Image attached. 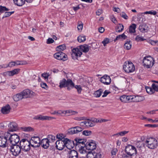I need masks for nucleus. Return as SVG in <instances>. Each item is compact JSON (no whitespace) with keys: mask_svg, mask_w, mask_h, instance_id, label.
Wrapping results in <instances>:
<instances>
[{"mask_svg":"<svg viewBox=\"0 0 158 158\" xmlns=\"http://www.w3.org/2000/svg\"><path fill=\"white\" fill-rule=\"evenodd\" d=\"M56 144L57 149L59 150H62L65 146L68 149H72L74 147L72 141L67 138L57 140L56 143Z\"/></svg>","mask_w":158,"mask_h":158,"instance_id":"1","label":"nucleus"},{"mask_svg":"<svg viewBox=\"0 0 158 158\" xmlns=\"http://www.w3.org/2000/svg\"><path fill=\"white\" fill-rule=\"evenodd\" d=\"M144 144L148 148L151 149H154L157 147L158 143L157 140L155 138L150 137L146 139Z\"/></svg>","mask_w":158,"mask_h":158,"instance_id":"2","label":"nucleus"},{"mask_svg":"<svg viewBox=\"0 0 158 158\" xmlns=\"http://www.w3.org/2000/svg\"><path fill=\"white\" fill-rule=\"evenodd\" d=\"M31 142L26 139H21L19 144L22 150L26 152L29 151L31 148Z\"/></svg>","mask_w":158,"mask_h":158,"instance_id":"3","label":"nucleus"},{"mask_svg":"<svg viewBox=\"0 0 158 158\" xmlns=\"http://www.w3.org/2000/svg\"><path fill=\"white\" fill-rule=\"evenodd\" d=\"M7 138H8L9 143L12 145L17 144L20 140L19 136L16 134H11L7 132Z\"/></svg>","mask_w":158,"mask_h":158,"instance_id":"4","label":"nucleus"},{"mask_svg":"<svg viewBox=\"0 0 158 158\" xmlns=\"http://www.w3.org/2000/svg\"><path fill=\"white\" fill-rule=\"evenodd\" d=\"M123 69L125 72L128 73H131L135 71V67L131 62H125L123 65Z\"/></svg>","mask_w":158,"mask_h":158,"instance_id":"5","label":"nucleus"},{"mask_svg":"<svg viewBox=\"0 0 158 158\" xmlns=\"http://www.w3.org/2000/svg\"><path fill=\"white\" fill-rule=\"evenodd\" d=\"M8 138H7V133L4 136H0V147L5 148L8 147L9 144Z\"/></svg>","mask_w":158,"mask_h":158,"instance_id":"6","label":"nucleus"},{"mask_svg":"<svg viewBox=\"0 0 158 158\" xmlns=\"http://www.w3.org/2000/svg\"><path fill=\"white\" fill-rule=\"evenodd\" d=\"M125 152L128 155L134 156L136 155L137 151L135 147L130 145H127L125 147Z\"/></svg>","mask_w":158,"mask_h":158,"instance_id":"7","label":"nucleus"},{"mask_svg":"<svg viewBox=\"0 0 158 158\" xmlns=\"http://www.w3.org/2000/svg\"><path fill=\"white\" fill-rule=\"evenodd\" d=\"M10 150L12 154L13 155L16 156L18 155L21 153L22 149H21L20 145L16 144L10 146Z\"/></svg>","mask_w":158,"mask_h":158,"instance_id":"8","label":"nucleus"},{"mask_svg":"<svg viewBox=\"0 0 158 158\" xmlns=\"http://www.w3.org/2000/svg\"><path fill=\"white\" fill-rule=\"evenodd\" d=\"M143 63L144 66L147 68H150L153 64V60L150 56L144 57Z\"/></svg>","mask_w":158,"mask_h":158,"instance_id":"9","label":"nucleus"},{"mask_svg":"<svg viewBox=\"0 0 158 158\" xmlns=\"http://www.w3.org/2000/svg\"><path fill=\"white\" fill-rule=\"evenodd\" d=\"M72 142H73V144L74 145V146L75 145L76 146H78V147H80L81 146H83L84 147L85 146V143L86 142L85 139L77 138H75L74 141Z\"/></svg>","mask_w":158,"mask_h":158,"instance_id":"10","label":"nucleus"},{"mask_svg":"<svg viewBox=\"0 0 158 158\" xmlns=\"http://www.w3.org/2000/svg\"><path fill=\"white\" fill-rule=\"evenodd\" d=\"M54 57L58 60L65 61L67 59V55L62 52H58L54 55Z\"/></svg>","mask_w":158,"mask_h":158,"instance_id":"11","label":"nucleus"},{"mask_svg":"<svg viewBox=\"0 0 158 158\" xmlns=\"http://www.w3.org/2000/svg\"><path fill=\"white\" fill-rule=\"evenodd\" d=\"M72 53L71 54L72 57L74 59L75 58L77 59L78 57H80L82 54V52H81L79 49L77 48H74L72 49Z\"/></svg>","mask_w":158,"mask_h":158,"instance_id":"12","label":"nucleus"},{"mask_svg":"<svg viewBox=\"0 0 158 158\" xmlns=\"http://www.w3.org/2000/svg\"><path fill=\"white\" fill-rule=\"evenodd\" d=\"M85 148L90 150H93L96 148V144L95 142L93 140L88 142L85 143Z\"/></svg>","mask_w":158,"mask_h":158,"instance_id":"13","label":"nucleus"},{"mask_svg":"<svg viewBox=\"0 0 158 158\" xmlns=\"http://www.w3.org/2000/svg\"><path fill=\"white\" fill-rule=\"evenodd\" d=\"M68 149L67 151V156L69 158H78V155L77 152L74 150Z\"/></svg>","mask_w":158,"mask_h":158,"instance_id":"14","label":"nucleus"},{"mask_svg":"<svg viewBox=\"0 0 158 158\" xmlns=\"http://www.w3.org/2000/svg\"><path fill=\"white\" fill-rule=\"evenodd\" d=\"M100 81L106 85H109L111 82V79L109 76L105 75L100 78Z\"/></svg>","mask_w":158,"mask_h":158,"instance_id":"15","label":"nucleus"},{"mask_svg":"<svg viewBox=\"0 0 158 158\" xmlns=\"http://www.w3.org/2000/svg\"><path fill=\"white\" fill-rule=\"evenodd\" d=\"M21 93L23 98H31L32 96L33 93L32 91L28 89H26Z\"/></svg>","mask_w":158,"mask_h":158,"instance_id":"16","label":"nucleus"},{"mask_svg":"<svg viewBox=\"0 0 158 158\" xmlns=\"http://www.w3.org/2000/svg\"><path fill=\"white\" fill-rule=\"evenodd\" d=\"M85 147H84L83 146H81L79 147L78 150L80 153L81 154H85V157H89L90 156L93 155V154L90 152H86L85 150Z\"/></svg>","mask_w":158,"mask_h":158,"instance_id":"17","label":"nucleus"},{"mask_svg":"<svg viewBox=\"0 0 158 158\" xmlns=\"http://www.w3.org/2000/svg\"><path fill=\"white\" fill-rule=\"evenodd\" d=\"M8 131H14L18 129V127L17 123L15 122H10L8 125Z\"/></svg>","mask_w":158,"mask_h":158,"instance_id":"18","label":"nucleus"},{"mask_svg":"<svg viewBox=\"0 0 158 158\" xmlns=\"http://www.w3.org/2000/svg\"><path fill=\"white\" fill-rule=\"evenodd\" d=\"M40 145H41L43 148L47 149L49 146V140L48 139H43L41 140V142H40Z\"/></svg>","mask_w":158,"mask_h":158,"instance_id":"19","label":"nucleus"},{"mask_svg":"<svg viewBox=\"0 0 158 158\" xmlns=\"http://www.w3.org/2000/svg\"><path fill=\"white\" fill-rule=\"evenodd\" d=\"M80 123L81 126H85L87 127H92L94 125V123L92 122L89 119L82 122Z\"/></svg>","mask_w":158,"mask_h":158,"instance_id":"20","label":"nucleus"},{"mask_svg":"<svg viewBox=\"0 0 158 158\" xmlns=\"http://www.w3.org/2000/svg\"><path fill=\"white\" fill-rule=\"evenodd\" d=\"M10 109L11 108L10 106L7 104L2 108L1 111L3 114H6L10 112Z\"/></svg>","mask_w":158,"mask_h":158,"instance_id":"21","label":"nucleus"},{"mask_svg":"<svg viewBox=\"0 0 158 158\" xmlns=\"http://www.w3.org/2000/svg\"><path fill=\"white\" fill-rule=\"evenodd\" d=\"M20 70L19 69H16L12 71H10L5 73L6 75L8 76H12L18 74Z\"/></svg>","mask_w":158,"mask_h":158,"instance_id":"22","label":"nucleus"},{"mask_svg":"<svg viewBox=\"0 0 158 158\" xmlns=\"http://www.w3.org/2000/svg\"><path fill=\"white\" fill-rule=\"evenodd\" d=\"M23 98L21 92L13 96V99L15 102H17Z\"/></svg>","mask_w":158,"mask_h":158,"instance_id":"23","label":"nucleus"},{"mask_svg":"<svg viewBox=\"0 0 158 158\" xmlns=\"http://www.w3.org/2000/svg\"><path fill=\"white\" fill-rule=\"evenodd\" d=\"M74 86V84L72 80L70 79H68L67 80L66 82V87L67 88V89L68 90H70L71 88H71H73Z\"/></svg>","mask_w":158,"mask_h":158,"instance_id":"24","label":"nucleus"},{"mask_svg":"<svg viewBox=\"0 0 158 158\" xmlns=\"http://www.w3.org/2000/svg\"><path fill=\"white\" fill-rule=\"evenodd\" d=\"M80 49L81 51L85 53L88 52L89 50V46L86 44L80 46Z\"/></svg>","mask_w":158,"mask_h":158,"instance_id":"25","label":"nucleus"},{"mask_svg":"<svg viewBox=\"0 0 158 158\" xmlns=\"http://www.w3.org/2000/svg\"><path fill=\"white\" fill-rule=\"evenodd\" d=\"M133 102H138L142 101L144 100V98L142 96H133Z\"/></svg>","mask_w":158,"mask_h":158,"instance_id":"26","label":"nucleus"},{"mask_svg":"<svg viewBox=\"0 0 158 158\" xmlns=\"http://www.w3.org/2000/svg\"><path fill=\"white\" fill-rule=\"evenodd\" d=\"M77 111L72 110H63V114H69V115H74L77 114Z\"/></svg>","mask_w":158,"mask_h":158,"instance_id":"27","label":"nucleus"},{"mask_svg":"<svg viewBox=\"0 0 158 158\" xmlns=\"http://www.w3.org/2000/svg\"><path fill=\"white\" fill-rule=\"evenodd\" d=\"M66 82L67 80L64 78H63L60 80L59 86L60 88L66 87Z\"/></svg>","mask_w":158,"mask_h":158,"instance_id":"28","label":"nucleus"},{"mask_svg":"<svg viewBox=\"0 0 158 158\" xmlns=\"http://www.w3.org/2000/svg\"><path fill=\"white\" fill-rule=\"evenodd\" d=\"M95 156L94 158H101L102 157V152L100 149H98L95 152Z\"/></svg>","mask_w":158,"mask_h":158,"instance_id":"29","label":"nucleus"},{"mask_svg":"<svg viewBox=\"0 0 158 158\" xmlns=\"http://www.w3.org/2000/svg\"><path fill=\"white\" fill-rule=\"evenodd\" d=\"M136 27V25L135 24L133 23L130 25L129 27V31L131 33H134L135 32V29Z\"/></svg>","mask_w":158,"mask_h":158,"instance_id":"30","label":"nucleus"},{"mask_svg":"<svg viewBox=\"0 0 158 158\" xmlns=\"http://www.w3.org/2000/svg\"><path fill=\"white\" fill-rule=\"evenodd\" d=\"M14 3L18 6H21L24 4L25 0H13Z\"/></svg>","mask_w":158,"mask_h":158,"instance_id":"31","label":"nucleus"},{"mask_svg":"<svg viewBox=\"0 0 158 158\" xmlns=\"http://www.w3.org/2000/svg\"><path fill=\"white\" fill-rule=\"evenodd\" d=\"M30 141H31V142L32 141L34 144H40V137L39 136H34L31 138Z\"/></svg>","mask_w":158,"mask_h":158,"instance_id":"32","label":"nucleus"},{"mask_svg":"<svg viewBox=\"0 0 158 158\" xmlns=\"http://www.w3.org/2000/svg\"><path fill=\"white\" fill-rule=\"evenodd\" d=\"M131 47V44L130 41H127L124 45V47L125 49L128 50L130 49Z\"/></svg>","mask_w":158,"mask_h":158,"instance_id":"33","label":"nucleus"},{"mask_svg":"<svg viewBox=\"0 0 158 158\" xmlns=\"http://www.w3.org/2000/svg\"><path fill=\"white\" fill-rule=\"evenodd\" d=\"M21 129L23 131L26 132L32 131H34L33 128L30 127H21Z\"/></svg>","mask_w":158,"mask_h":158,"instance_id":"34","label":"nucleus"},{"mask_svg":"<svg viewBox=\"0 0 158 158\" xmlns=\"http://www.w3.org/2000/svg\"><path fill=\"white\" fill-rule=\"evenodd\" d=\"M127 36H126L124 33H123L121 35H119L117 36L116 38L114 40V41L115 42L117 40L122 39L123 40L126 39Z\"/></svg>","mask_w":158,"mask_h":158,"instance_id":"35","label":"nucleus"},{"mask_svg":"<svg viewBox=\"0 0 158 158\" xmlns=\"http://www.w3.org/2000/svg\"><path fill=\"white\" fill-rule=\"evenodd\" d=\"M66 48L65 45L64 44L60 45L58 46L56 48V50L59 52H61L63 51Z\"/></svg>","mask_w":158,"mask_h":158,"instance_id":"36","label":"nucleus"},{"mask_svg":"<svg viewBox=\"0 0 158 158\" xmlns=\"http://www.w3.org/2000/svg\"><path fill=\"white\" fill-rule=\"evenodd\" d=\"M54 118L50 116H43L40 115V120H51L52 119Z\"/></svg>","mask_w":158,"mask_h":158,"instance_id":"37","label":"nucleus"},{"mask_svg":"<svg viewBox=\"0 0 158 158\" xmlns=\"http://www.w3.org/2000/svg\"><path fill=\"white\" fill-rule=\"evenodd\" d=\"M68 132L69 134L70 135L78 133L75 127L69 129L68 130Z\"/></svg>","mask_w":158,"mask_h":158,"instance_id":"38","label":"nucleus"},{"mask_svg":"<svg viewBox=\"0 0 158 158\" xmlns=\"http://www.w3.org/2000/svg\"><path fill=\"white\" fill-rule=\"evenodd\" d=\"M145 88L147 93L150 94H152L155 93V90L153 89L152 87H146Z\"/></svg>","mask_w":158,"mask_h":158,"instance_id":"39","label":"nucleus"},{"mask_svg":"<svg viewBox=\"0 0 158 158\" xmlns=\"http://www.w3.org/2000/svg\"><path fill=\"white\" fill-rule=\"evenodd\" d=\"M102 92V89H100L99 90L96 91L94 93V96L96 97H99L101 95Z\"/></svg>","mask_w":158,"mask_h":158,"instance_id":"40","label":"nucleus"},{"mask_svg":"<svg viewBox=\"0 0 158 158\" xmlns=\"http://www.w3.org/2000/svg\"><path fill=\"white\" fill-rule=\"evenodd\" d=\"M86 40L85 36L83 35H80L77 38V40L80 42H83L85 41Z\"/></svg>","mask_w":158,"mask_h":158,"instance_id":"41","label":"nucleus"},{"mask_svg":"<svg viewBox=\"0 0 158 158\" xmlns=\"http://www.w3.org/2000/svg\"><path fill=\"white\" fill-rule=\"evenodd\" d=\"M92 131H91L87 130H84L82 132V134L83 135L87 136L90 135Z\"/></svg>","mask_w":158,"mask_h":158,"instance_id":"42","label":"nucleus"},{"mask_svg":"<svg viewBox=\"0 0 158 158\" xmlns=\"http://www.w3.org/2000/svg\"><path fill=\"white\" fill-rule=\"evenodd\" d=\"M9 9L6 8L5 6H0V13H2L6 11H8Z\"/></svg>","mask_w":158,"mask_h":158,"instance_id":"43","label":"nucleus"},{"mask_svg":"<svg viewBox=\"0 0 158 158\" xmlns=\"http://www.w3.org/2000/svg\"><path fill=\"white\" fill-rule=\"evenodd\" d=\"M47 139L49 140V141L50 140L52 142H53L55 140V137L52 135H48Z\"/></svg>","mask_w":158,"mask_h":158,"instance_id":"44","label":"nucleus"},{"mask_svg":"<svg viewBox=\"0 0 158 158\" xmlns=\"http://www.w3.org/2000/svg\"><path fill=\"white\" fill-rule=\"evenodd\" d=\"M120 100L123 102H127V96L126 95H123L121 96L120 97Z\"/></svg>","mask_w":158,"mask_h":158,"instance_id":"45","label":"nucleus"},{"mask_svg":"<svg viewBox=\"0 0 158 158\" xmlns=\"http://www.w3.org/2000/svg\"><path fill=\"white\" fill-rule=\"evenodd\" d=\"M153 89L155 91L158 92V84L153 83L152 85Z\"/></svg>","mask_w":158,"mask_h":158,"instance_id":"46","label":"nucleus"},{"mask_svg":"<svg viewBox=\"0 0 158 158\" xmlns=\"http://www.w3.org/2000/svg\"><path fill=\"white\" fill-rule=\"evenodd\" d=\"M124 28V26L123 25L119 24L118 26L117 31L118 32L122 31Z\"/></svg>","mask_w":158,"mask_h":158,"instance_id":"47","label":"nucleus"},{"mask_svg":"<svg viewBox=\"0 0 158 158\" xmlns=\"http://www.w3.org/2000/svg\"><path fill=\"white\" fill-rule=\"evenodd\" d=\"M157 13V12L155 10H151L148 11H146L143 13V14H150L152 15H156ZM142 14H143V13H142Z\"/></svg>","mask_w":158,"mask_h":158,"instance_id":"48","label":"nucleus"},{"mask_svg":"<svg viewBox=\"0 0 158 158\" xmlns=\"http://www.w3.org/2000/svg\"><path fill=\"white\" fill-rule=\"evenodd\" d=\"M74 87L77 89V91L78 94H80L82 90L81 86L80 85H76Z\"/></svg>","mask_w":158,"mask_h":158,"instance_id":"49","label":"nucleus"},{"mask_svg":"<svg viewBox=\"0 0 158 158\" xmlns=\"http://www.w3.org/2000/svg\"><path fill=\"white\" fill-rule=\"evenodd\" d=\"M133 156L127 154H123L122 155V158H133Z\"/></svg>","mask_w":158,"mask_h":158,"instance_id":"50","label":"nucleus"},{"mask_svg":"<svg viewBox=\"0 0 158 158\" xmlns=\"http://www.w3.org/2000/svg\"><path fill=\"white\" fill-rule=\"evenodd\" d=\"M110 40L108 38H105L103 40L102 42V43L103 44V45L105 46L107 44L109 43Z\"/></svg>","mask_w":158,"mask_h":158,"instance_id":"51","label":"nucleus"},{"mask_svg":"<svg viewBox=\"0 0 158 158\" xmlns=\"http://www.w3.org/2000/svg\"><path fill=\"white\" fill-rule=\"evenodd\" d=\"M63 114V110H56L51 113L52 114L57 115L61 114Z\"/></svg>","mask_w":158,"mask_h":158,"instance_id":"52","label":"nucleus"},{"mask_svg":"<svg viewBox=\"0 0 158 158\" xmlns=\"http://www.w3.org/2000/svg\"><path fill=\"white\" fill-rule=\"evenodd\" d=\"M133 96H127V102H133Z\"/></svg>","mask_w":158,"mask_h":158,"instance_id":"53","label":"nucleus"},{"mask_svg":"<svg viewBox=\"0 0 158 158\" xmlns=\"http://www.w3.org/2000/svg\"><path fill=\"white\" fill-rule=\"evenodd\" d=\"M135 40L137 41H143L145 40V39L143 38L141 36H140L139 35H137L136 36L135 38Z\"/></svg>","mask_w":158,"mask_h":158,"instance_id":"54","label":"nucleus"},{"mask_svg":"<svg viewBox=\"0 0 158 158\" xmlns=\"http://www.w3.org/2000/svg\"><path fill=\"white\" fill-rule=\"evenodd\" d=\"M86 118L85 117H76L74 118V119L77 121H81L82 120H86Z\"/></svg>","mask_w":158,"mask_h":158,"instance_id":"55","label":"nucleus"},{"mask_svg":"<svg viewBox=\"0 0 158 158\" xmlns=\"http://www.w3.org/2000/svg\"><path fill=\"white\" fill-rule=\"evenodd\" d=\"M7 67H12L13 66H15V61H11L8 64H7Z\"/></svg>","mask_w":158,"mask_h":158,"instance_id":"56","label":"nucleus"},{"mask_svg":"<svg viewBox=\"0 0 158 158\" xmlns=\"http://www.w3.org/2000/svg\"><path fill=\"white\" fill-rule=\"evenodd\" d=\"M121 15L122 18L126 19H127L128 18V16L124 12H122L121 14Z\"/></svg>","mask_w":158,"mask_h":158,"instance_id":"57","label":"nucleus"},{"mask_svg":"<svg viewBox=\"0 0 158 158\" xmlns=\"http://www.w3.org/2000/svg\"><path fill=\"white\" fill-rule=\"evenodd\" d=\"M78 25L77 26V29L79 31H81L82 30L83 28V24L81 23H78Z\"/></svg>","mask_w":158,"mask_h":158,"instance_id":"58","label":"nucleus"},{"mask_svg":"<svg viewBox=\"0 0 158 158\" xmlns=\"http://www.w3.org/2000/svg\"><path fill=\"white\" fill-rule=\"evenodd\" d=\"M139 29L141 32L143 33L146 32L147 30V29H145L142 26H139Z\"/></svg>","mask_w":158,"mask_h":158,"instance_id":"59","label":"nucleus"},{"mask_svg":"<svg viewBox=\"0 0 158 158\" xmlns=\"http://www.w3.org/2000/svg\"><path fill=\"white\" fill-rule=\"evenodd\" d=\"M118 152L117 148H113L111 152V154L112 156L115 155Z\"/></svg>","mask_w":158,"mask_h":158,"instance_id":"60","label":"nucleus"},{"mask_svg":"<svg viewBox=\"0 0 158 158\" xmlns=\"http://www.w3.org/2000/svg\"><path fill=\"white\" fill-rule=\"evenodd\" d=\"M49 75L47 73H43L42 74L41 76L44 78L45 79H47Z\"/></svg>","mask_w":158,"mask_h":158,"instance_id":"61","label":"nucleus"},{"mask_svg":"<svg viewBox=\"0 0 158 158\" xmlns=\"http://www.w3.org/2000/svg\"><path fill=\"white\" fill-rule=\"evenodd\" d=\"M110 19L111 21L113 22L114 23L116 24L117 21L116 19L115 18L114 16H111L110 17Z\"/></svg>","mask_w":158,"mask_h":158,"instance_id":"62","label":"nucleus"},{"mask_svg":"<svg viewBox=\"0 0 158 158\" xmlns=\"http://www.w3.org/2000/svg\"><path fill=\"white\" fill-rule=\"evenodd\" d=\"M10 12H6L5 13L4 15L2 17V19H3L4 18H6L10 16Z\"/></svg>","mask_w":158,"mask_h":158,"instance_id":"63","label":"nucleus"},{"mask_svg":"<svg viewBox=\"0 0 158 158\" xmlns=\"http://www.w3.org/2000/svg\"><path fill=\"white\" fill-rule=\"evenodd\" d=\"M128 132V131H123L119 132V136H123Z\"/></svg>","mask_w":158,"mask_h":158,"instance_id":"64","label":"nucleus"}]
</instances>
